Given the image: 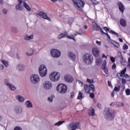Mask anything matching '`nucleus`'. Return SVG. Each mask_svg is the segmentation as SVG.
Segmentation results:
<instances>
[{
    "label": "nucleus",
    "instance_id": "21",
    "mask_svg": "<svg viewBox=\"0 0 130 130\" xmlns=\"http://www.w3.org/2000/svg\"><path fill=\"white\" fill-rule=\"evenodd\" d=\"M37 15L40 16V17H48L47 14L44 12V11H39L38 12Z\"/></svg>",
    "mask_w": 130,
    "mask_h": 130
},
{
    "label": "nucleus",
    "instance_id": "49",
    "mask_svg": "<svg viewBox=\"0 0 130 130\" xmlns=\"http://www.w3.org/2000/svg\"><path fill=\"white\" fill-rule=\"evenodd\" d=\"M117 78H118V79H120V78H121V77H123V75H122V74L121 73H118L117 74Z\"/></svg>",
    "mask_w": 130,
    "mask_h": 130
},
{
    "label": "nucleus",
    "instance_id": "52",
    "mask_svg": "<svg viewBox=\"0 0 130 130\" xmlns=\"http://www.w3.org/2000/svg\"><path fill=\"white\" fill-rule=\"evenodd\" d=\"M110 60L112 61V62H115V58L113 57H110Z\"/></svg>",
    "mask_w": 130,
    "mask_h": 130
},
{
    "label": "nucleus",
    "instance_id": "47",
    "mask_svg": "<svg viewBox=\"0 0 130 130\" xmlns=\"http://www.w3.org/2000/svg\"><path fill=\"white\" fill-rule=\"evenodd\" d=\"M42 18L43 19H45V20H47L48 21H49V22L51 21V19H50L49 17H43Z\"/></svg>",
    "mask_w": 130,
    "mask_h": 130
},
{
    "label": "nucleus",
    "instance_id": "23",
    "mask_svg": "<svg viewBox=\"0 0 130 130\" xmlns=\"http://www.w3.org/2000/svg\"><path fill=\"white\" fill-rule=\"evenodd\" d=\"M88 114L89 116H94L95 115V110L93 108H91L88 111Z\"/></svg>",
    "mask_w": 130,
    "mask_h": 130
},
{
    "label": "nucleus",
    "instance_id": "36",
    "mask_svg": "<svg viewBox=\"0 0 130 130\" xmlns=\"http://www.w3.org/2000/svg\"><path fill=\"white\" fill-rule=\"evenodd\" d=\"M95 82L93 79H87V82L89 83V84H94Z\"/></svg>",
    "mask_w": 130,
    "mask_h": 130
},
{
    "label": "nucleus",
    "instance_id": "18",
    "mask_svg": "<svg viewBox=\"0 0 130 130\" xmlns=\"http://www.w3.org/2000/svg\"><path fill=\"white\" fill-rule=\"evenodd\" d=\"M68 37V33L67 32H62L60 34H59L58 37V39H61V38H64L65 37Z\"/></svg>",
    "mask_w": 130,
    "mask_h": 130
},
{
    "label": "nucleus",
    "instance_id": "31",
    "mask_svg": "<svg viewBox=\"0 0 130 130\" xmlns=\"http://www.w3.org/2000/svg\"><path fill=\"white\" fill-rule=\"evenodd\" d=\"M1 61L3 63V64L6 67V68H8L9 67V62L4 59H1Z\"/></svg>",
    "mask_w": 130,
    "mask_h": 130
},
{
    "label": "nucleus",
    "instance_id": "6",
    "mask_svg": "<svg viewBox=\"0 0 130 130\" xmlns=\"http://www.w3.org/2000/svg\"><path fill=\"white\" fill-rule=\"evenodd\" d=\"M60 78V74L57 72L51 73L49 76V79L52 82H57Z\"/></svg>",
    "mask_w": 130,
    "mask_h": 130
},
{
    "label": "nucleus",
    "instance_id": "9",
    "mask_svg": "<svg viewBox=\"0 0 130 130\" xmlns=\"http://www.w3.org/2000/svg\"><path fill=\"white\" fill-rule=\"evenodd\" d=\"M40 76L41 77H45L47 74V68L45 65H41L39 70Z\"/></svg>",
    "mask_w": 130,
    "mask_h": 130
},
{
    "label": "nucleus",
    "instance_id": "55",
    "mask_svg": "<svg viewBox=\"0 0 130 130\" xmlns=\"http://www.w3.org/2000/svg\"><path fill=\"white\" fill-rule=\"evenodd\" d=\"M48 100L50 102H51L53 101L52 96H51V97L48 98Z\"/></svg>",
    "mask_w": 130,
    "mask_h": 130
},
{
    "label": "nucleus",
    "instance_id": "17",
    "mask_svg": "<svg viewBox=\"0 0 130 130\" xmlns=\"http://www.w3.org/2000/svg\"><path fill=\"white\" fill-rule=\"evenodd\" d=\"M16 69L19 72H22V71L25 70V67L23 64H17L16 66Z\"/></svg>",
    "mask_w": 130,
    "mask_h": 130
},
{
    "label": "nucleus",
    "instance_id": "48",
    "mask_svg": "<svg viewBox=\"0 0 130 130\" xmlns=\"http://www.w3.org/2000/svg\"><path fill=\"white\" fill-rule=\"evenodd\" d=\"M14 130H22V128H21V127L19 126H17L14 128Z\"/></svg>",
    "mask_w": 130,
    "mask_h": 130
},
{
    "label": "nucleus",
    "instance_id": "12",
    "mask_svg": "<svg viewBox=\"0 0 130 130\" xmlns=\"http://www.w3.org/2000/svg\"><path fill=\"white\" fill-rule=\"evenodd\" d=\"M44 88L46 90H50L52 88V83L50 81H46L44 83Z\"/></svg>",
    "mask_w": 130,
    "mask_h": 130
},
{
    "label": "nucleus",
    "instance_id": "44",
    "mask_svg": "<svg viewBox=\"0 0 130 130\" xmlns=\"http://www.w3.org/2000/svg\"><path fill=\"white\" fill-rule=\"evenodd\" d=\"M126 94L127 95H130V89H126L125 91Z\"/></svg>",
    "mask_w": 130,
    "mask_h": 130
},
{
    "label": "nucleus",
    "instance_id": "61",
    "mask_svg": "<svg viewBox=\"0 0 130 130\" xmlns=\"http://www.w3.org/2000/svg\"><path fill=\"white\" fill-rule=\"evenodd\" d=\"M108 86H109V87H112V84H111V82H110L109 81H108Z\"/></svg>",
    "mask_w": 130,
    "mask_h": 130
},
{
    "label": "nucleus",
    "instance_id": "34",
    "mask_svg": "<svg viewBox=\"0 0 130 130\" xmlns=\"http://www.w3.org/2000/svg\"><path fill=\"white\" fill-rule=\"evenodd\" d=\"M112 44H113V45H114V46H115V47H117V48H118L119 47V44H118L117 42L113 41L112 42Z\"/></svg>",
    "mask_w": 130,
    "mask_h": 130
},
{
    "label": "nucleus",
    "instance_id": "40",
    "mask_svg": "<svg viewBox=\"0 0 130 130\" xmlns=\"http://www.w3.org/2000/svg\"><path fill=\"white\" fill-rule=\"evenodd\" d=\"M87 94H90L89 96L92 99H94V98L95 97V94L93 92L91 93L89 92V93H87Z\"/></svg>",
    "mask_w": 130,
    "mask_h": 130
},
{
    "label": "nucleus",
    "instance_id": "37",
    "mask_svg": "<svg viewBox=\"0 0 130 130\" xmlns=\"http://www.w3.org/2000/svg\"><path fill=\"white\" fill-rule=\"evenodd\" d=\"M4 84H5V85H6V86H7L8 87V86L11 83H10V82H9V80L5 79H4Z\"/></svg>",
    "mask_w": 130,
    "mask_h": 130
},
{
    "label": "nucleus",
    "instance_id": "26",
    "mask_svg": "<svg viewBox=\"0 0 130 130\" xmlns=\"http://www.w3.org/2000/svg\"><path fill=\"white\" fill-rule=\"evenodd\" d=\"M34 37V36L33 35H31L30 36H28V35H26L24 36V39L25 40H31L33 39Z\"/></svg>",
    "mask_w": 130,
    "mask_h": 130
},
{
    "label": "nucleus",
    "instance_id": "8",
    "mask_svg": "<svg viewBox=\"0 0 130 130\" xmlns=\"http://www.w3.org/2000/svg\"><path fill=\"white\" fill-rule=\"evenodd\" d=\"M85 92L86 93H90V92H92V93H94V91H95V86L93 84H85L84 86Z\"/></svg>",
    "mask_w": 130,
    "mask_h": 130
},
{
    "label": "nucleus",
    "instance_id": "10",
    "mask_svg": "<svg viewBox=\"0 0 130 130\" xmlns=\"http://www.w3.org/2000/svg\"><path fill=\"white\" fill-rule=\"evenodd\" d=\"M30 81L32 84H37L40 81L39 76L36 74L31 75Z\"/></svg>",
    "mask_w": 130,
    "mask_h": 130
},
{
    "label": "nucleus",
    "instance_id": "45",
    "mask_svg": "<svg viewBox=\"0 0 130 130\" xmlns=\"http://www.w3.org/2000/svg\"><path fill=\"white\" fill-rule=\"evenodd\" d=\"M128 49V46L124 44V45L123 46V49L124 50H125V49Z\"/></svg>",
    "mask_w": 130,
    "mask_h": 130
},
{
    "label": "nucleus",
    "instance_id": "62",
    "mask_svg": "<svg viewBox=\"0 0 130 130\" xmlns=\"http://www.w3.org/2000/svg\"><path fill=\"white\" fill-rule=\"evenodd\" d=\"M110 105L111 107H113V106H114V105H115V103L113 102V103H111Z\"/></svg>",
    "mask_w": 130,
    "mask_h": 130
},
{
    "label": "nucleus",
    "instance_id": "56",
    "mask_svg": "<svg viewBox=\"0 0 130 130\" xmlns=\"http://www.w3.org/2000/svg\"><path fill=\"white\" fill-rule=\"evenodd\" d=\"M71 95V98H74V96H75V93L72 92L70 93Z\"/></svg>",
    "mask_w": 130,
    "mask_h": 130
},
{
    "label": "nucleus",
    "instance_id": "15",
    "mask_svg": "<svg viewBox=\"0 0 130 130\" xmlns=\"http://www.w3.org/2000/svg\"><path fill=\"white\" fill-rule=\"evenodd\" d=\"M119 10L121 13H123L124 12V6H123V4L121 2H119L117 3Z\"/></svg>",
    "mask_w": 130,
    "mask_h": 130
},
{
    "label": "nucleus",
    "instance_id": "54",
    "mask_svg": "<svg viewBox=\"0 0 130 130\" xmlns=\"http://www.w3.org/2000/svg\"><path fill=\"white\" fill-rule=\"evenodd\" d=\"M103 29H104V30H105V31H106L107 32V31H110L109 28H108L106 26L104 27Z\"/></svg>",
    "mask_w": 130,
    "mask_h": 130
},
{
    "label": "nucleus",
    "instance_id": "32",
    "mask_svg": "<svg viewBox=\"0 0 130 130\" xmlns=\"http://www.w3.org/2000/svg\"><path fill=\"white\" fill-rule=\"evenodd\" d=\"M11 31L13 33H18V32H19V29L16 27H13L11 28Z\"/></svg>",
    "mask_w": 130,
    "mask_h": 130
},
{
    "label": "nucleus",
    "instance_id": "51",
    "mask_svg": "<svg viewBox=\"0 0 130 130\" xmlns=\"http://www.w3.org/2000/svg\"><path fill=\"white\" fill-rule=\"evenodd\" d=\"M105 74L107 75L108 74V69L107 68H103Z\"/></svg>",
    "mask_w": 130,
    "mask_h": 130
},
{
    "label": "nucleus",
    "instance_id": "41",
    "mask_svg": "<svg viewBox=\"0 0 130 130\" xmlns=\"http://www.w3.org/2000/svg\"><path fill=\"white\" fill-rule=\"evenodd\" d=\"M109 32L111 34H115V35L117 36V37H118V34H117L116 32H115L112 30H110Z\"/></svg>",
    "mask_w": 130,
    "mask_h": 130
},
{
    "label": "nucleus",
    "instance_id": "59",
    "mask_svg": "<svg viewBox=\"0 0 130 130\" xmlns=\"http://www.w3.org/2000/svg\"><path fill=\"white\" fill-rule=\"evenodd\" d=\"M97 106L99 108V109H101V104L100 103H98Z\"/></svg>",
    "mask_w": 130,
    "mask_h": 130
},
{
    "label": "nucleus",
    "instance_id": "35",
    "mask_svg": "<svg viewBox=\"0 0 130 130\" xmlns=\"http://www.w3.org/2000/svg\"><path fill=\"white\" fill-rule=\"evenodd\" d=\"M102 62V60L101 59V58H99L96 60V63L97 66H100Z\"/></svg>",
    "mask_w": 130,
    "mask_h": 130
},
{
    "label": "nucleus",
    "instance_id": "39",
    "mask_svg": "<svg viewBox=\"0 0 130 130\" xmlns=\"http://www.w3.org/2000/svg\"><path fill=\"white\" fill-rule=\"evenodd\" d=\"M72 37H71L70 36L67 35V38H68L69 39H71V40H74V41H75V36H74V35H72Z\"/></svg>",
    "mask_w": 130,
    "mask_h": 130
},
{
    "label": "nucleus",
    "instance_id": "53",
    "mask_svg": "<svg viewBox=\"0 0 130 130\" xmlns=\"http://www.w3.org/2000/svg\"><path fill=\"white\" fill-rule=\"evenodd\" d=\"M122 83L123 84V85H125V84H126V80H125V79H122Z\"/></svg>",
    "mask_w": 130,
    "mask_h": 130
},
{
    "label": "nucleus",
    "instance_id": "7",
    "mask_svg": "<svg viewBox=\"0 0 130 130\" xmlns=\"http://www.w3.org/2000/svg\"><path fill=\"white\" fill-rule=\"evenodd\" d=\"M56 90L59 93H61V94H64V93L67 92L68 88L67 87V85L63 84H59L57 85Z\"/></svg>",
    "mask_w": 130,
    "mask_h": 130
},
{
    "label": "nucleus",
    "instance_id": "64",
    "mask_svg": "<svg viewBox=\"0 0 130 130\" xmlns=\"http://www.w3.org/2000/svg\"><path fill=\"white\" fill-rule=\"evenodd\" d=\"M0 70H4V65L0 64Z\"/></svg>",
    "mask_w": 130,
    "mask_h": 130
},
{
    "label": "nucleus",
    "instance_id": "14",
    "mask_svg": "<svg viewBox=\"0 0 130 130\" xmlns=\"http://www.w3.org/2000/svg\"><path fill=\"white\" fill-rule=\"evenodd\" d=\"M64 79L66 82L68 83H72L74 81V78L70 75H66L64 76Z\"/></svg>",
    "mask_w": 130,
    "mask_h": 130
},
{
    "label": "nucleus",
    "instance_id": "13",
    "mask_svg": "<svg viewBox=\"0 0 130 130\" xmlns=\"http://www.w3.org/2000/svg\"><path fill=\"white\" fill-rule=\"evenodd\" d=\"M24 0H18V4L16 5L15 9L17 11H22L23 8L21 5L23 4Z\"/></svg>",
    "mask_w": 130,
    "mask_h": 130
},
{
    "label": "nucleus",
    "instance_id": "1",
    "mask_svg": "<svg viewBox=\"0 0 130 130\" xmlns=\"http://www.w3.org/2000/svg\"><path fill=\"white\" fill-rule=\"evenodd\" d=\"M116 114V112L113 109L109 108L107 111H105L104 116L107 120H112L115 117Z\"/></svg>",
    "mask_w": 130,
    "mask_h": 130
},
{
    "label": "nucleus",
    "instance_id": "43",
    "mask_svg": "<svg viewBox=\"0 0 130 130\" xmlns=\"http://www.w3.org/2000/svg\"><path fill=\"white\" fill-rule=\"evenodd\" d=\"M73 22H74V19H73V17H71L69 19L68 23V24H72V23H73Z\"/></svg>",
    "mask_w": 130,
    "mask_h": 130
},
{
    "label": "nucleus",
    "instance_id": "22",
    "mask_svg": "<svg viewBox=\"0 0 130 130\" xmlns=\"http://www.w3.org/2000/svg\"><path fill=\"white\" fill-rule=\"evenodd\" d=\"M15 111L18 114H20V113H22V108L20 106H17L15 109Z\"/></svg>",
    "mask_w": 130,
    "mask_h": 130
},
{
    "label": "nucleus",
    "instance_id": "16",
    "mask_svg": "<svg viewBox=\"0 0 130 130\" xmlns=\"http://www.w3.org/2000/svg\"><path fill=\"white\" fill-rule=\"evenodd\" d=\"M92 53L94 56H99V54H100L99 50L95 47L92 48Z\"/></svg>",
    "mask_w": 130,
    "mask_h": 130
},
{
    "label": "nucleus",
    "instance_id": "28",
    "mask_svg": "<svg viewBox=\"0 0 130 130\" xmlns=\"http://www.w3.org/2000/svg\"><path fill=\"white\" fill-rule=\"evenodd\" d=\"M115 105L117 106V107H123V106H124V104L123 103L119 102H115Z\"/></svg>",
    "mask_w": 130,
    "mask_h": 130
},
{
    "label": "nucleus",
    "instance_id": "33",
    "mask_svg": "<svg viewBox=\"0 0 130 130\" xmlns=\"http://www.w3.org/2000/svg\"><path fill=\"white\" fill-rule=\"evenodd\" d=\"M83 92L79 91L77 97V99H78L79 100H81V99H83Z\"/></svg>",
    "mask_w": 130,
    "mask_h": 130
},
{
    "label": "nucleus",
    "instance_id": "38",
    "mask_svg": "<svg viewBox=\"0 0 130 130\" xmlns=\"http://www.w3.org/2000/svg\"><path fill=\"white\" fill-rule=\"evenodd\" d=\"M63 122H64V121H59L58 122L55 123V125H57V126H58V125H60L61 124H62Z\"/></svg>",
    "mask_w": 130,
    "mask_h": 130
},
{
    "label": "nucleus",
    "instance_id": "11",
    "mask_svg": "<svg viewBox=\"0 0 130 130\" xmlns=\"http://www.w3.org/2000/svg\"><path fill=\"white\" fill-rule=\"evenodd\" d=\"M51 54L53 57L57 58L60 56V51L57 49H53L51 51Z\"/></svg>",
    "mask_w": 130,
    "mask_h": 130
},
{
    "label": "nucleus",
    "instance_id": "19",
    "mask_svg": "<svg viewBox=\"0 0 130 130\" xmlns=\"http://www.w3.org/2000/svg\"><path fill=\"white\" fill-rule=\"evenodd\" d=\"M120 25H121V26L122 27H126V20H125V19H123V18H121L120 20Z\"/></svg>",
    "mask_w": 130,
    "mask_h": 130
},
{
    "label": "nucleus",
    "instance_id": "46",
    "mask_svg": "<svg viewBox=\"0 0 130 130\" xmlns=\"http://www.w3.org/2000/svg\"><path fill=\"white\" fill-rule=\"evenodd\" d=\"M119 90H120V86H118V87L116 86L114 88V91H119Z\"/></svg>",
    "mask_w": 130,
    "mask_h": 130
},
{
    "label": "nucleus",
    "instance_id": "3",
    "mask_svg": "<svg viewBox=\"0 0 130 130\" xmlns=\"http://www.w3.org/2000/svg\"><path fill=\"white\" fill-rule=\"evenodd\" d=\"M83 59L84 63L86 64H91L93 62V58L92 54L86 53L83 56Z\"/></svg>",
    "mask_w": 130,
    "mask_h": 130
},
{
    "label": "nucleus",
    "instance_id": "25",
    "mask_svg": "<svg viewBox=\"0 0 130 130\" xmlns=\"http://www.w3.org/2000/svg\"><path fill=\"white\" fill-rule=\"evenodd\" d=\"M23 6L25 8H26V10H27V11H28V12H31V8H30V7H29V5H28V4L26 2H25V0H24L23 1Z\"/></svg>",
    "mask_w": 130,
    "mask_h": 130
},
{
    "label": "nucleus",
    "instance_id": "20",
    "mask_svg": "<svg viewBox=\"0 0 130 130\" xmlns=\"http://www.w3.org/2000/svg\"><path fill=\"white\" fill-rule=\"evenodd\" d=\"M118 54L119 55V57L120 59V62L124 66L125 63V61L123 60V57L122 56V54H121V52H119L118 53Z\"/></svg>",
    "mask_w": 130,
    "mask_h": 130
},
{
    "label": "nucleus",
    "instance_id": "5",
    "mask_svg": "<svg viewBox=\"0 0 130 130\" xmlns=\"http://www.w3.org/2000/svg\"><path fill=\"white\" fill-rule=\"evenodd\" d=\"M80 123L78 122H72L67 125L69 130H76L77 128H80Z\"/></svg>",
    "mask_w": 130,
    "mask_h": 130
},
{
    "label": "nucleus",
    "instance_id": "50",
    "mask_svg": "<svg viewBox=\"0 0 130 130\" xmlns=\"http://www.w3.org/2000/svg\"><path fill=\"white\" fill-rule=\"evenodd\" d=\"M106 68V61L105 60L104 63L102 64V69Z\"/></svg>",
    "mask_w": 130,
    "mask_h": 130
},
{
    "label": "nucleus",
    "instance_id": "29",
    "mask_svg": "<svg viewBox=\"0 0 130 130\" xmlns=\"http://www.w3.org/2000/svg\"><path fill=\"white\" fill-rule=\"evenodd\" d=\"M9 88L11 90V91H15L16 89H17V87L14 85V84L11 83L9 86Z\"/></svg>",
    "mask_w": 130,
    "mask_h": 130
},
{
    "label": "nucleus",
    "instance_id": "4",
    "mask_svg": "<svg viewBox=\"0 0 130 130\" xmlns=\"http://www.w3.org/2000/svg\"><path fill=\"white\" fill-rule=\"evenodd\" d=\"M92 24L93 30H95V31L100 30L101 32L102 33V34H105V35H106V36H107L108 38L110 40V39H111L110 38V36H109V35H108V33L107 32V31L106 32H104V31L102 30V28H101L100 26H98V24H96V22H95V21H93Z\"/></svg>",
    "mask_w": 130,
    "mask_h": 130
},
{
    "label": "nucleus",
    "instance_id": "63",
    "mask_svg": "<svg viewBox=\"0 0 130 130\" xmlns=\"http://www.w3.org/2000/svg\"><path fill=\"white\" fill-rule=\"evenodd\" d=\"M96 44H98V45H101V42L96 41Z\"/></svg>",
    "mask_w": 130,
    "mask_h": 130
},
{
    "label": "nucleus",
    "instance_id": "60",
    "mask_svg": "<svg viewBox=\"0 0 130 130\" xmlns=\"http://www.w3.org/2000/svg\"><path fill=\"white\" fill-rule=\"evenodd\" d=\"M7 12H8V10L7 9H3V13L4 14H7Z\"/></svg>",
    "mask_w": 130,
    "mask_h": 130
},
{
    "label": "nucleus",
    "instance_id": "2",
    "mask_svg": "<svg viewBox=\"0 0 130 130\" xmlns=\"http://www.w3.org/2000/svg\"><path fill=\"white\" fill-rule=\"evenodd\" d=\"M72 2L73 3V5L74 7L76 8V9H77L79 10V11H80L82 12L83 11V9L82 8H84L85 7V3L83 2L82 0H71Z\"/></svg>",
    "mask_w": 130,
    "mask_h": 130
},
{
    "label": "nucleus",
    "instance_id": "30",
    "mask_svg": "<svg viewBox=\"0 0 130 130\" xmlns=\"http://www.w3.org/2000/svg\"><path fill=\"white\" fill-rule=\"evenodd\" d=\"M16 99H18L20 102H24L25 99L21 95H17L16 97Z\"/></svg>",
    "mask_w": 130,
    "mask_h": 130
},
{
    "label": "nucleus",
    "instance_id": "57",
    "mask_svg": "<svg viewBox=\"0 0 130 130\" xmlns=\"http://www.w3.org/2000/svg\"><path fill=\"white\" fill-rule=\"evenodd\" d=\"M34 53L32 52L31 53H29L28 52H26V55H28V56H32V55H33Z\"/></svg>",
    "mask_w": 130,
    "mask_h": 130
},
{
    "label": "nucleus",
    "instance_id": "24",
    "mask_svg": "<svg viewBox=\"0 0 130 130\" xmlns=\"http://www.w3.org/2000/svg\"><path fill=\"white\" fill-rule=\"evenodd\" d=\"M25 105L27 108H30L31 107H33V104H32V102L30 101H27L25 102Z\"/></svg>",
    "mask_w": 130,
    "mask_h": 130
},
{
    "label": "nucleus",
    "instance_id": "42",
    "mask_svg": "<svg viewBox=\"0 0 130 130\" xmlns=\"http://www.w3.org/2000/svg\"><path fill=\"white\" fill-rule=\"evenodd\" d=\"M125 72H126V68H125L122 71H121V74L122 76H123V75H125Z\"/></svg>",
    "mask_w": 130,
    "mask_h": 130
},
{
    "label": "nucleus",
    "instance_id": "58",
    "mask_svg": "<svg viewBox=\"0 0 130 130\" xmlns=\"http://www.w3.org/2000/svg\"><path fill=\"white\" fill-rule=\"evenodd\" d=\"M115 68H116V64H115V63H114L112 66V70H115Z\"/></svg>",
    "mask_w": 130,
    "mask_h": 130
},
{
    "label": "nucleus",
    "instance_id": "27",
    "mask_svg": "<svg viewBox=\"0 0 130 130\" xmlns=\"http://www.w3.org/2000/svg\"><path fill=\"white\" fill-rule=\"evenodd\" d=\"M69 55V58L70 59H72V60H75V59H76V55L74 53L70 52Z\"/></svg>",
    "mask_w": 130,
    "mask_h": 130
}]
</instances>
